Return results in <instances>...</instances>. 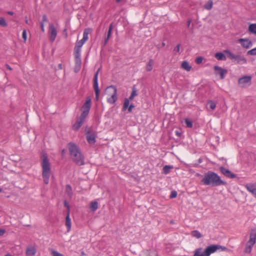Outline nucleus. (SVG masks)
Masks as SVG:
<instances>
[{
    "instance_id": "nucleus-1",
    "label": "nucleus",
    "mask_w": 256,
    "mask_h": 256,
    "mask_svg": "<svg viewBox=\"0 0 256 256\" xmlns=\"http://www.w3.org/2000/svg\"><path fill=\"white\" fill-rule=\"evenodd\" d=\"M201 182L204 185L212 186L226 184V182L222 180L217 174L212 171H208L204 174Z\"/></svg>"
},
{
    "instance_id": "nucleus-2",
    "label": "nucleus",
    "mask_w": 256,
    "mask_h": 256,
    "mask_svg": "<svg viewBox=\"0 0 256 256\" xmlns=\"http://www.w3.org/2000/svg\"><path fill=\"white\" fill-rule=\"evenodd\" d=\"M92 106L91 98H86V100L82 107V112L80 116L76 120V122L72 126V129L78 131L82 125L85 119L88 116Z\"/></svg>"
},
{
    "instance_id": "nucleus-3",
    "label": "nucleus",
    "mask_w": 256,
    "mask_h": 256,
    "mask_svg": "<svg viewBox=\"0 0 256 256\" xmlns=\"http://www.w3.org/2000/svg\"><path fill=\"white\" fill-rule=\"evenodd\" d=\"M68 146L70 154L74 160H84V156L76 144L73 142H69Z\"/></svg>"
},
{
    "instance_id": "nucleus-4",
    "label": "nucleus",
    "mask_w": 256,
    "mask_h": 256,
    "mask_svg": "<svg viewBox=\"0 0 256 256\" xmlns=\"http://www.w3.org/2000/svg\"><path fill=\"white\" fill-rule=\"evenodd\" d=\"M42 176L44 182L48 184L49 182V178L51 174L50 165L48 161H42Z\"/></svg>"
},
{
    "instance_id": "nucleus-5",
    "label": "nucleus",
    "mask_w": 256,
    "mask_h": 256,
    "mask_svg": "<svg viewBox=\"0 0 256 256\" xmlns=\"http://www.w3.org/2000/svg\"><path fill=\"white\" fill-rule=\"evenodd\" d=\"M256 242V230H252L250 234L249 240L247 242L244 248V252L246 254H250L252 252V248Z\"/></svg>"
},
{
    "instance_id": "nucleus-6",
    "label": "nucleus",
    "mask_w": 256,
    "mask_h": 256,
    "mask_svg": "<svg viewBox=\"0 0 256 256\" xmlns=\"http://www.w3.org/2000/svg\"><path fill=\"white\" fill-rule=\"evenodd\" d=\"M224 52L227 54L228 56L231 60H234L238 64H246V60L240 55H236L228 50H226Z\"/></svg>"
},
{
    "instance_id": "nucleus-7",
    "label": "nucleus",
    "mask_w": 256,
    "mask_h": 256,
    "mask_svg": "<svg viewBox=\"0 0 256 256\" xmlns=\"http://www.w3.org/2000/svg\"><path fill=\"white\" fill-rule=\"evenodd\" d=\"M211 254V250L210 246H208L204 250L202 248L196 249L193 256H210Z\"/></svg>"
},
{
    "instance_id": "nucleus-8",
    "label": "nucleus",
    "mask_w": 256,
    "mask_h": 256,
    "mask_svg": "<svg viewBox=\"0 0 256 256\" xmlns=\"http://www.w3.org/2000/svg\"><path fill=\"white\" fill-rule=\"evenodd\" d=\"M138 95L137 90L136 89V86H134L132 88V92L129 97V98H125L124 100V102L122 108V110L123 112L126 110L130 103V100H132L134 96Z\"/></svg>"
},
{
    "instance_id": "nucleus-9",
    "label": "nucleus",
    "mask_w": 256,
    "mask_h": 256,
    "mask_svg": "<svg viewBox=\"0 0 256 256\" xmlns=\"http://www.w3.org/2000/svg\"><path fill=\"white\" fill-rule=\"evenodd\" d=\"M86 136L87 142L90 144H94L96 142V132L90 130H87L86 128Z\"/></svg>"
},
{
    "instance_id": "nucleus-10",
    "label": "nucleus",
    "mask_w": 256,
    "mask_h": 256,
    "mask_svg": "<svg viewBox=\"0 0 256 256\" xmlns=\"http://www.w3.org/2000/svg\"><path fill=\"white\" fill-rule=\"evenodd\" d=\"M252 76H244L238 80V84L241 88H245L246 84L250 86L252 84Z\"/></svg>"
},
{
    "instance_id": "nucleus-11",
    "label": "nucleus",
    "mask_w": 256,
    "mask_h": 256,
    "mask_svg": "<svg viewBox=\"0 0 256 256\" xmlns=\"http://www.w3.org/2000/svg\"><path fill=\"white\" fill-rule=\"evenodd\" d=\"M106 90H112V96L108 98V102L110 104H114L117 100L116 92L117 89L114 86H108L106 89Z\"/></svg>"
},
{
    "instance_id": "nucleus-12",
    "label": "nucleus",
    "mask_w": 256,
    "mask_h": 256,
    "mask_svg": "<svg viewBox=\"0 0 256 256\" xmlns=\"http://www.w3.org/2000/svg\"><path fill=\"white\" fill-rule=\"evenodd\" d=\"M214 69L215 70L216 74L220 75L221 80H223L226 74L228 72L227 70L222 68L218 66H214Z\"/></svg>"
},
{
    "instance_id": "nucleus-13",
    "label": "nucleus",
    "mask_w": 256,
    "mask_h": 256,
    "mask_svg": "<svg viewBox=\"0 0 256 256\" xmlns=\"http://www.w3.org/2000/svg\"><path fill=\"white\" fill-rule=\"evenodd\" d=\"M244 187L248 192L256 197V182L246 184Z\"/></svg>"
},
{
    "instance_id": "nucleus-14",
    "label": "nucleus",
    "mask_w": 256,
    "mask_h": 256,
    "mask_svg": "<svg viewBox=\"0 0 256 256\" xmlns=\"http://www.w3.org/2000/svg\"><path fill=\"white\" fill-rule=\"evenodd\" d=\"M220 170L222 174L228 178H233L236 177V175L235 174L226 168L220 166Z\"/></svg>"
},
{
    "instance_id": "nucleus-15",
    "label": "nucleus",
    "mask_w": 256,
    "mask_h": 256,
    "mask_svg": "<svg viewBox=\"0 0 256 256\" xmlns=\"http://www.w3.org/2000/svg\"><path fill=\"white\" fill-rule=\"evenodd\" d=\"M49 32L50 33V40L52 42H54L57 35L56 30L53 24H50Z\"/></svg>"
},
{
    "instance_id": "nucleus-16",
    "label": "nucleus",
    "mask_w": 256,
    "mask_h": 256,
    "mask_svg": "<svg viewBox=\"0 0 256 256\" xmlns=\"http://www.w3.org/2000/svg\"><path fill=\"white\" fill-rule=\"evenodd\" d=\"M238 41L246 48H248L252 45V41L248 38H240Z\"/></svg>"
},
{
    "instance_id": "nucleus-17",
    "label": "nucleus",
    "mask_w": 256,
    "mask_h": 256,
    "mask_svg": "<svg viewBox=\"0 0 256 256\" xmlns=\"http://www.w3.org/2000/svg\"><path fill=\"white\" fill-rule=\"evenodd\" d=\"M210 247L212 251V254L218 250H220V251H226L228 250L226 247L218 244L210 245Z\"/></svg>"
},
{
    "instance_id": "nucleus-18",
    "label": "nucleus",
    "mask_w": 256,
    "mask_h": 256,
    "mask_svg": "<svg viewBox=\"0 0 256 256\" xmlns=\"http://www.w3.org/2000/svg\"><path fill=\"white\" fill-rule=\"evenodd\" d=\"M112 30H113V24H111L109 26L108 32L106 34V36L105 37L104 40V44H103L104 46H105L107 44L110 38V36H112Z\"/></svg>"
},
{
    "instance_id": "nucleus-19",
    "label": "nucleus",
    "mask_w": 256,
    "mask_h": 256,
    "mask_svg": "<svg viewBox=\"0 0 256 256\" xmlns=\"http://www.w3.org/2000/svg\"><path fill=\"white\" fill-rule=\"evenodd\" d=\"M36 250L33 246H29L26 248V254L27 256H34L36 254Z\"/></svg>"
},
{
    "instance_id": "nucleus-20",
    "label": "nucleus",
    "mask_w": 256,
    "mask_h": 256,
    "mask_svg": "<svg viewBox=\"0 0 256 256\" xmlns=\"http://www.w3.org/2000/svg\"><path fill=\"white\" fill-rule=\"evenodd\" d=\"M70 213L67 212L66 216V218L65 225L67 228L68 232L70 231V230L71 229V226H72L71 219L70 218Z\"/></svg>"
},
{
    "instance_id": "nucleus-21",
    "label": "nucleus",
    "mask_w": 256,
    "mask_h": 256,
    "mask_svg": "<svg viewBox=\"0 0 256 256\" xmlns=\"http://www.w3.org/2000/svg\"><path fill=\"white\" fill-rule=\"evenodd\" d=\"M140 256H158V253L155 250H144L143 251L141 254Z\"/></svg>"
},
{
    "instance_id": "nucleus-22",
    "label": "nucleus",
    "mask_w": 256,
    "mask_h": 256,
    "mask_svg": "<svg viewBox=\"0 0 256 256\" xmlns=\"http://www.w3.org/2000/svg\"><path fill=\"white\" fill-rule=\"evenodd\" d=\"M94 89L95 92H100V90L98 88V78H97V76H94Z\"/></svg>"
},
{
    "instance_id": "nucleus-23",
    "label": "nucleus",
    "mask_w": 256,
    "mask_h": 256,
    "mask_svg": "<svg viewBox=\"0 0 256 256\" xmlns=\"http://www.w3.org/2000/svg\"><path fill=\"white\" fill-rule=\"evenodd\" d=\"M81 59L80 58H75V68L74 70L76 72L80 70L81 67Z\"/></svg>"
},
{
    "instance_id": "nucleus-24",
    "label": "nucleus",
    "mask_w": 256,
    "mask_h": 256,
    "mask_svg": "<svg viewBox=\"0 0 256 256\" xmlns=\"http://www.w3.org/2000/svg\"><path fill=\"white\" fill-rule=\"evenodd\" d=\"M190 235L198 239L200 238L202 236V234L197 230L192 231L190 232Z\"/></svg>"
},
{
    "instance_id": "nucleus-25",
    "label": "nucleus",
    "mask_w": 256,
    "mask_h": 256,
    "mask_svg": "<svg viewBox=\"0 0 256 256\" xmlns=\"http://www.w3.org/2000/svg\"><path fill=\"white\" fill-rule=\"evenodd\" d=\"M92 32L91 28H87L84 29L83 34V39L86 41L88 39V34Z\"/></svg>"
},
{
    "instance_id": "nucleus-26",
    "label": "nucleus",
    "mask_w": 256,
    "mask_h": 256,
    "mask_svg": "<svg viewBox=\"0 0 256 256\" xmlns=\"http://www.w3.org/2000/svg\"><path fill=\"white\" fill-rule=\"evenodd\" d=\"M214 56L218 60H225L226 59V56L222 52H216Z\"/></svg>"
},
{
    "instance_id": "nucleus-27",
    "label": "nucleus",
    "mask_w": 256,
    "mask_h": 256,
    "mask_svg": "<svg viewBox=\"0 0 256 256\" xmlns=\"http://www.w3.org/2000/svg\"><path fill=\"white\" fill-rule=\"evenodd\" d=\"M181 67L188 72L190 71L192 68V66L189 65V64L187 61H184L182 64Z\"/></svg>"
},
{
    "instance_id": "nucleus-28",
    "label": "nucleus",
    "mask_w": 256,
    "mask_h": 256,
    "mask_svg": "<svg viewBox=\"0 0 256 256\" xmlns=\"http://www.w3.org/2000/svg\"><path fill=\"white\" fill-rule=\"evenodd\" d=\"M248 30L250 33L256 34V24H250Z\"/></svg>"
},
{
    "instance_id": "nucleus-29",
    "label": "nucleus",
    "mask_w": 256,
    "mask_h": 256,
    "mask_svg": "<svg viewBox=\"0 0 256 256\" xmlns=\"http://www.w3.org/2000/svg\"><path fill=\"white\" fill-rule=\"evenodd\" d=\"M153 64H154L153 60L152 59H150L146 66V70L148 72H150L152 70V68H153V66H152Z\"/></svg>"
},
{
    "instance_id": "nucleus-30",
    "label": "nucleus",
    "mask_w": 256,
    "mask_h": 256,
    "mask_svg": "<svg viewBox=\"0 0 256 256\" xmlns=\"http://www.w3.org/2000/svg\"><path fill=\"white\" fill-rule=\"evenodd\" d=\"M98 208V203L96 202H92L90 204V208L92 211L94 212Z\"/></svg>"
},
{
    "instance_id": "nucleus-31",
    "label": "nucleus",
    "mask_w": 256,
    "mask_h": 256,
    "mask_svg": "<svg viewBox=\"0 0 256 256\" xmlns=\"http://www.w3.org/2000/svg\"><path fill=\"white\" fill-rule=\"evenodd\" d=\"M173 168V166H165L162 170V172L164 174H168L170 173V170Z\"/></svg>"
},
{
    "instance_id": "nucleus-32",
    "label": "nucleus",
    "mask_w": 256,
    "mask_h": 256,
    "mask_svg": "<svg viewBox=\"0 0 256 256\" xmlns=\"http://www.w3.org/2000/svg\"><path fill=\"white\" fill-rule=\"evenodd\" d=\"M213 2L212 0H209L206 4L204 5V8L208 10H210L212 7Z\"/></svg>"
},
{
    "instance_id": "nucleus-33",
    "label": "nucleus",
    "mask_w": 256,
    "mask_h": 256,
    "mask_svg": "<svg viewBox=\"0 0 256 256\" xmlns=\"http://www.w3.org/2000/svg\"><path fill=\"white\" fill-rule=\"evenodd\" d=\"M41 160H46L48 159V154L45 150H42L40 152Z\"/></svg>"
},
{
    "instance_id": "nucleus-34",
    "label": "nucleus",
    "mask_w": 256,
    "mask_h": 256,
    "mask_svg": "<svg viewBox=\"0 0 256 256\" xmlns=\"http://www.w3.org/2000/svg\"><path fill=\"white\" fill-rule=\"evenodd\" d=\"M0 26L4 28L8 26V24L3 17H0Z\"/></svg>"
},
{
    "instance_id": "nucleus-35",
    "label": "nucleus",
    "mask_w": 256,
    "mask_h": 256,
    "mask_svg": "<svg viewBox=\"0 0 256 256\" xmlns=\"http://www.w3.org/2000/svg\"><path fill=\"white\" fill-rule=\"evenodd\" d=\"M185 123L188 128H191L192 127L193 123L188 118L185 119Z\"/></svg>"
},
{
    "instance_id": "nucleus-36",
    "label": "nucleus",
    "mask_w": 256,
    "mask_h": 256,
    "mask_svg": "<svg viewBox=\"0 0 256 256\" xmlns=\"http://www.w3.org/2000/svg\"><path fill=\"white\" fill-rule=\"evenodd\" d=\"M208 104L209 105L210 108L212 110H214L216 107V104H215V102L211 100H210L208 102Z\"/></svg>"
},
{
    "instance_id": "nucleus-37",
    "label": "nucleus",
    "mask_w": 256,
    "mask_h": 256,
    "mask_svg": "<svg viewBox=\"0 0 256 256\" xmlns=\"http://www.w3.org/2000/svg\"><path fill=\"white\" fill-rule=\"evenodd\" d=\"M66 190L67 194L69 196H71L72 194V188L70 185H66Z\"/></svg>"
},
{
    "instance_id": "nucleus-38",
    "label": "nucleus",
    "mask_w": 256,
    "mask_h": 256,
    "mask_svg": "<svg viewBox=\"0 0 256 256\" xmlns=\"http://www.w3.org/2000/svg\"><path fill=\"white\" fill-rule=\"evenodd\" d=\"M247 54L251 56L256 55V48L248 50L247 52Z\"/></svg>"
},
{
    "instance_id": "nucleus-39",
    "label": "nucleus",
    "mask_w": 256,
    "mask_h": 256,
    "mask_svg": "<svg viewBox=\"0 0 256 256\" xmlns=\"http://www.w3.org/2000/svg\"><path fill=\"white\" fill-rule=\"evenodd\" d=\"M51 254L52 256H64L62 254L54 250H51Z\"/></svg>"
},
{
    "instance_id": "nucleus-40",
    "label": "nucleus",
    "mask_w": 256,
    "mask_h": 256,
    "mask_svg": "<svg viewBox=\"0 0 256 256\" xmlns=\"http://www.w3.org/2000/svg\"><path fill=\"white\" fill-rule=\"evenodd\" d=\"M86 42L85 40L82 38L80 40L77 42L76 46L81 48Z\"/></svg>"
},
{
    "instance_id": "nucleus-41",
    "label": "nucleus",
    "mask_w": 256,
    "mask_h": 256,
    "mask_svg": "<svg viewBox=\"0 0 256 256\" xmlns=\"http://www.w3.org/2000/svg\"><path fill=\"white\" fill-rule=\"evenodd\" d=\"M22 37L24 42H26L27 40L26 31V30H24L22 31Z\"/></svg>"
},
{
    "instance_id": "nucleus-42",
    "label": "nucleus",
    "mask_w": 256,
    "mask_h": 256,
    "mask_svg": "<svg viewBox=\"0 0 256 256\" xmlns=\"http://www.w3.org/2000/svg\"><path fill=\"white\" fill-rule=\"evenodd\" d=\"M203 59L202 57L198 56L196 58L195 62L197 64H200L202 62Z\"/></svg>"
},
{
    "instance_id": "nucleus-43",
    "label": "nucleus",
    "mask_w": 256,
    "mask_h": 256,
    "mask_svg": "<svg viewBox=\"0 0 256 256\" xmlns=\"http://www.w3.org/2000/svg\"><path fill=\"white\" fill-rule=\"evenodd\" d=\"M64 206L67 208V212L70 213V208L68 203L66 201H64Z\"/></svg>"
},
{
    "instance_id": "nucleus-44",
    "label": "nucleus",
    "mask_w": 256,
    "mask_h": 256,
    "mask_svg": "<svg viewBox=\"0 0 256 256\" xmlns=\"http://www.w3.org/2000/svg\"><path fill=\"white\" fill-rule=\"evenodd\" d=\"M134 106L132 104H130V105L129 104L127 108V109L128 110V112H132V110L133 108H134Z\"/></svg>"
},
{
    "instance_id": "nucleus-45",
    "label": "nucleus",
    "mask_w": 256,
    "mask_h": 256,
    "mask_svg": "<svg viewBox=\"0 0 256 256\" xmlns=\"http://www.w3.org/2000/svg\"><path fill=\"white\" fill-rule=\"evenodd\" d=\"M48 22V18H47L46 15L44 14L42 16V21L41 22H43V24H44V22Z\"/></svg>"
},
{
    "instance_id": "nucleus-46",
    "label": "nucleus",
    "mask_w": 256,
    "mask_h": 256,
    "mask_svg": "<svg viewBox=\"0 0 256 256\" xmlns=\"http://www.w3.org/2000/svg\"><path fill=\"white\" fill-rule=\"evenodd\" d=\"M180 44H178L174 48V51L178 52H180Z\"/></svg>"
},
{
    "instance_id": "nucleus-47",
    "label": "nucleus",
    "mask_w": 256,
    "mask_h": 256,
    "mask_svg": "<svg viewBox=\"0 0 256 256\" xmlns=\"http://www.w3.org/2000/svg\"><path fill=\"white\" fill-rule=\"evenodd\" d=\"M80 48H81L80 47H79V46H75V47H74V52H80Z\"/></svg>"
},
{
    "instance_id": "nucleus-48",
    "label": "nucleus",
    "mask_w": 256,
    "mask_h": 256,
    "mask_svg": "<svg viewBox=\"0 0 256 256\" xmlns=\"http://www.w3.org/2000/svg\"><path fill=\"white\" fill-rule=\"evenodd\" d=\"M176 196H177V193L176 192H172L170 194V197L171 198H174Z\"/></svg>"
},
{
    "instance_id": "nucleus-49",
    "label": "nucleus",
    "mask_w": 256,
    "mask_h": 256,
    "mask_svg": "<svg viewBox=\"0 0 256 256\" xmlns=\"http://www.w3.org/2000/svg\"><path fill=\"white\" fill-rule=\"evenodd\" d=\"M100 94V92H95V94H96L95 100L96 101H98L99 99Z\"/></svg>"
},
{
    "instance_id": "nucleus-50",
    "label": "nucleus",
    "mask_w": 256,
    "mask_h": 256,
    "mask_svg": "<svg viewBox=\"0 0 256 256\" xmlns=\"http://www.w3.org/2000/svg\"><path fill=\"white\" fill-rule=\"evenodd\" d=\"M74 58H80V52H74Z\"/></svg>"
},
{
    "instance_id": "nucleus-51",
    "label": "nucleus",
    "mask_w": 256,
    "mask_h": 256,
    "mask_svg": "<svg viewBox=\"0 0 256 256\" xmlns=\"http://www.w3.org/2000/svg\"><path fill=\"white\" fill-rule=\"evenodd\" d=\"M76 164L78 166H82V165L84 164V161L80 160V161H76Z\"/></svg>"
},
{
    "instance_id": "nucleus-52",
    "label": "nucleus",
    "mask_w": 256,
    "mask_h": 256,
    "mask_svg": "<svg viewBox=\"0 0 256 256\" xmlns=\"http://www.w3.org/2000/svg\"><path fill=\"white\" fill-rule=\"evenodd\" d=\"M40 28H41L42 31L44 32V24H43V22H40Z\"/></svg>"
},
{
    "instance_id": "nucleus-53",
    "label": "nucleus",
    "mask_w": 256,
    "mask_h": 256,
    "mask_svg": "<svg viewBox=\"0 0 256 256\" xmlns=\"http://www.w3.org/2000/svg\"><path fill=\"white\" fill-rule=\"evenodd\" d=\"M100 70H101L100 68H98V70H97V71L94 74V76L96 75L97 76V78H98V73H99L100 71Z\"/></svg>"
},
{
    "instance_id": "nucleus-54",
    "label": "nucleus",
    "mask_w": 256,
    "mask_h": 256,
    "mask_svg": "<svg viewBox=\"0 0 256 256\" xmlns=\"http://www.w3.org/2000/svg\"><path fill=\"white\" fill-rule=\"evenodd\" d=\"M192 22L191 20H188L187 22V27L189 28Z\"/></svg>"
},
{
    "instance_id": "nucleus-55",
    "label": "nucleus",
    "mask_w": 256,
    "mask_h": 256,
    "mask_svg": "<svg viewBox=\"0 0 256 256\" xmlns=\"http://www.w3.org/2000/svg\"><path fill=\"white\" fill-rule=\"evenodd\" d=\"M5 232L4 230L0 229V236H2Z\"/></svg>"
},
{
    "instance_id": "nucleus-56",
    "label": "nucleus",
    "mask_w": 256,
    "mask_h": 256,
    "mask_svg": "<svg viewBox=\"0 0 256 256\" xmlns=\"http://www.w3.org/2000/svg\"><path fill=\"white\" fill-rule=\"evenodd\" d=\"M6 66L8 70H12V68L8 64H6Z\"/></svg>"
},
{
    "instance_id": "nucleus-57",
    "label": "nucleus",
    "mask_w": 256,
    "mask_h": 256,
    "mask_svg": "<svg viewBox=\"0 0 256 256\" xmlns=\"http://www.w3.org/2000/svg\"><path fill=\"white\" fill-rule=\"evenodd\" d=\"M25 22L26 24H30V22H29L28 20L27 19L26 16L25 17Z\"/></svg>"
},
{
    "instance_id": "nucleus-58",
    "label": "nucleus",
    "mask_w": 256,
    "mask_h": 256,
    "mask_svg": "<svg viewBox=\"0 0 256 256\" xmlns=\"http://www.w3.org/2000/svg\"><path fill=\"white\" fill-rule=\"evenodd\" d=\"M58 70H62V64H58Z\"/></svg>"
},
{
    "instance_id": "nucleus-59",
    "label": "nucleus",
    "mask_w": 256,
    "mask_h": 256,
    "mask_svg": "<svg viewBox=\"0 0 256 256\" xmlns=\"http://www.w3.org/2000/svg\"><path fill=\"white\" fill-rule=\"evenodd\" d=\"M176 134L178 136H180V135H181V133H180V132L178 131V130H176Z\"/></svg>"
},
{
    "instance_id": "nucleus-60",
    "label": "nucleus",
    "mask_w": 256,
    "mask_h": 256,
    "mask_svg": "<svg viewBox=\"0 0 256 256\" xmlns=\"http://www.w3.org/2000/svg\"><path fill=\"white\" fill-rule=\"evenodd\" d=\"M7 14L9 15L12 16L14 15V13L12 12L8 11L7 12Z\"/></svg>"
},
{
    "instance_id": "nucleus-61",
    "label": "nucleus",
    "mask_w": 256,
    "mask_h": 256,
    "mask_svg": "<svg viewBox=\"0 0 256 256\" xmlns=\"http://www.w3.org/2000/svg\"><path fill=\"white\" fill-rule=\"evenodd\" d=\"M63 32L64 33H66V38H67L68 37V34H67V32H66V29L65 28L64 30H63Z\"/></svg>"
},
{
    "instance_id": "nucleus-62",
    "label": "nucleus",
    "mask_w": 256,
    "mask_h": 256,
    "mask_svg": "<svg viewBox=\"0 0 256 256\" xmlns=\"http://www.w3.org/2000/svg\"><path fill=\"white\" fill-rule=\"evenodd\" d=\"M165 43L164 42H162V46H165Z\"/></svg>"
},
{
    "instance_id": "nucleus-63",
    "label": "nucleus",
    "mask_w": 256,
    "mask_h": 256,
    "mask_svg": "<svg viewBox=\"0 0 256 256\" xmlns=\"http://www.w3.org/2000/svg\"><path fill=\"white\" fill-rule=\"evenodd\" d=\"M81 254H82V255H84L85 254H84V252H82Z\"/></svg>"
},
{
    "instance_id": "nucleus-64",
    "label": "nucleus",
    "mask_w": 256,
    "mask_h": 256,
    "mask_svg": "<svg viewBox=\"0 0 256 256\" xmlns=\"http://www.w3.org/2000/svg\"><path fill=\"white\" fill-rule=\"evenodd\" d=\"M64 152H65V150H62V154H64Z\"/></svg>"
}]
</instances>
